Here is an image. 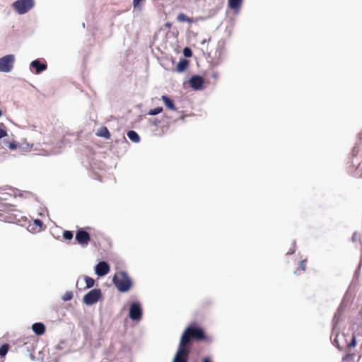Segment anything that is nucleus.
<instances>
[{"label": "nucleus", "instance_id": "obj_34", "mask_svg": "<svg viewBox=\"0 0 362 362\" xmlns=\"http://www.w3.org/2000/svg\"><path fill=\"white\" fill-rule=\"evenodd\" d=\"M202 362H211V361L209 358H204Z\"/></svg>", "mask_w": 362, "mask_h": 362}, {"label": "nucleus", "instance_id": "obj_28", "mask_svg": "<svg viewBox=\"0 0 362 362\" xmlns=\"http://www.w3.org/2000/svg\"><path fill=\"white\" fill-rule=\"evenodd\" d=\"M183 54L186 57H191L192 56V52L189 47L184 48Z\"/></svg>", "mask_w": 362, "mask_h": 362}, {"label": "nucleus", "instance_id": "obj_3", "mask_svg": "<svg viewBox=\"0 0 362 362\" xmlns=\"http://www.w3.org/2000/svg\"><path fill=\"white\" fill-rule=\"evenodd\" d=\"M35 5L34 0H17L13 3V8L19 14L29 11Z\"/></svg>", "mask_w": 362, "mask_h": 362}, {"label": "nucleus", "instance_id": "obj_18", "mask_svg": "<svg viewBox=\"0 0 362 362\" xmlns=\"http://www.w3.org/2000/svg\"><path fill=\"white\" fill-rule=\"evenodd\" d=\"M128 138L133 142L137 143L140 141V136L139 134L133 130H130L127 132Z\"/></svg>", "mask_w": 362, "mask_h": 362}, {"label": "nucleus", "instance_id": "obj_36", "mask_svg": "<svg viewBox=\"0 0 362 362\" xmlns=\"http://www.w3.org/2000/svg\"><path fill=\"white\" fill-rule=\"evenodd\" d=\"M295 252V250H293L291 252H288V254H293Z\"/></svg>", "mask_w": 362, "mask_h": 362}, {"label": "nucleus", "instance_id": "obj_16", "mask_svg": "<svg viewBox=\"0 0 362 362\" xmlns=\"http://www.w3.org/2000/svg\"><path fill=\"white\" fill-rule=\"evenodd\" d=\"M188 65H189V61L187 59H182L178 62V64L177 65V67H176V70L178 72H182L185 70H186V69L187 68Z\"/></svg>", "mask_w": 362, "mask_h": 362}, {"label": "nucleus", "instance_id": "obj_5", "mask_svg": "<svg viewBox=\"0 0 362 362\" xmlns=\"http://www.w3.org/2000/svg\"><path fill=\"white\" fill-rule=\"evenodd\" d=\"M13 207L11 204L0 202V221L8 223L14 221V218L9 214L13 211Z\"/></svg>", "mask_w": 362, "mask_h": 362}, {"label": "nucleus", "instance_id": "obj_33", "mask_svg": "<svg viewBox=\"0 0 362 362\" xmlns=\"http://www.w3.org/2000/svg\"><path fill=\"white\" fill-rule=\"evenodd\" d=\"M8 144V146L10 149H16L17 148V144L14 142H10V143H7Z\"/></svg>", "mask_w": 362, "mask_h": 362}, {"label": "nucleus", "instance_id": "obj_26", "mask_svg": "<svg viewBox=\"0 0 362 362\" xmlns=\"http://www.w3.org/2000/svg\"><path fill=\"white\" fill-rule=\"evenodd\" d=\"M8 197H11V194H9L6 192H0V202L4 203L3 202L4 201H6L8 199Z\"/></svg>", "mask_w": 362, "mask_h": 362}, {"label": "nucleus", "instance_id": "obj_7", "mask_svg": "<svg viewBox=\"0 0 362 362\" xmlns=\"http://www.w3.org/2000/svg\"><path fill=\"white\" fill-rule=\"evenodd\" d=\"M101 297V291L99 288H95L86 293L83 298L85 304L90 305L98 301Z\"/></svg>", "mask_w": 362, "mask_h": 362}, {"label": "nucleus", "instance_id": "obj_24", "mask_svg": "<svg viewBox=\"0 0 362 362\" xmlns=\"http://www.w3.org/2000/svg\"><path fill=\"white\" fill-rule=\"evenodd\" d=\"M162 111H163V107H156V108H153V109H151L149 110V112H148V115H158V114L160 113Z\"/></svg>", "mask_w": 362, "mask_h": 362}, {"label": "nucleus", "instance_id": "obj_4", "mask_svg": "<svg viewBox=\"0 0 362 362\" xmlns=\"http://www.w3.org/2000/svg\"><path fill=\"white\" fill-rule=\"evenodd\" d=\"M189 354L190 348L180 341L179 347L174 357L173 362H187Z\"/></svg>", "mask_w": 362, "mask_h": 362}, {"label": "nucleus", "instance_id": "obj_23", "mask_svg": "<svg viewBox=\"0 0 362 362\" xmlns=\"http://www.w3.org/2000/svg\"><path fill=\"white\" fill-rule=\"evenodd\" d=\"M146 0H133V7L134 8H138L139 11L141 10L142 7L141 4L144 2Z\"/></svg>", "mask_w": 362, "mask_h": 362}, {"label": "nucleus", "instance_id": "obj_35", "mask_svg": "<svg viewBox=\"0 0 362 362\" xmlns=\"http://www.w3.org/2000/svg\"><path fill=\"white\" fill-rule=\"evenodd\" d=\"M165 27H167V28H170L171 24H170V23H165Z\"/></svg>", "mask_w": 362, "mask_h": 362}, {"label": "nucleus", "instance_id": "obj_10", "mask_svg": "<svg viewBox=\"0 0 362 362\" xmlns=\"http://www.w3.org/2000/svg\"><path fill=\"white\" fill-rule=\"evenodd\" d=\"M110 272V266L106 262H100L95 267V273L99 276H103L108 274Z\"/></svg>", "mask_w": 362, "mask_h": 362}, {"label": "nucleus", "instance_id": "obj_27", "mask_svg": "<svg viewBox=\"0 0 362 362\" xmlns=\"http://www.w3.org/2000/svg\"><path fill=\"white\" fill-rule=\"evenodd\" d=\"M356 337L354 335H352L351 341L347 344V347L352 348V347L356 346Z\"/></svg>", "mask_w": 362, "mask_h": 362}, {"label": "nucleus", "instance_id": "obj_2", "mask_svg": "<svg viewBox=\"0 0 362 362\" xmlns=\"http://www.w3.org/2000/svg\"><path fill=\"white\" fill-rule=\"evenodd\" d=\"M112 281L119 291L123 293L128 291L132 286L131 279L124 272H117L113 276Z\"/></svg>", "mask_w": 362, "mask_h": 362}, {"label": "nucleus", "instance_id": "obj_6", "mask_svg": "<svg viewBox=\"0 0 362 362\" xmlns=\"http://www.w3.org/2000/svg\"><path fill=\"white\" fill-rule=\"evenodd\" d=\"M15 58L13 54H8L0 58V71L9 72L13 67Z\"/></svg>", "mask_w": 362, "mask_h": 362}, {"label": "nucleus", "instance_id": "obj_25", "mask_svg": "<svg viewBox=\"0 0 362 362\" xmlns=\"http://www.w3.org/2000/svg\"><path fill=\"white\" fill-rule=\"evenodd\" d=\"M73 236H74L73 233L70 230H64L63 233V238L65 240H70L73 238Z\"/></svg>", "mask_w": 362, "mask_h": 362}, {"label": "nucleus", "instance_id": "obj_30", "mask_svg": "<svg viewBox=\"0 0 362 362\" xmlns=\"http://www.w3.org/2000/svg\"><path fill=\"white\" fill-rule=\"evenodd\" d=\"M305 267H306V260L304 259V260L300 261L299 263V270L302 271V272H305Z\"/></svg>", "mask_w": 362, "mask_h": 362}, {"label": "nucleus", "instance_id": "obj_17", "mask_svg": "<svg viewBox=\"0 0 362 362\" xmlns=\"http://www.w3.org/2000/svg\"><path fill=\"white\" fill-rule=\"evenodd\" d=\"M162 100L168 108L172 110H175L176 108L175 107L174 103L169 97L163 95Z\"/></svg>", "mask_w": 362, "mask_h": 362}, {"label": "nucleus", "instance_id": "obj_1", "mask_svg": "<svg viewBox=\"0 0 362 362\" xmlns=\"http://www.w3.org/2000/svg\"><path fill=\"white\" fill-rule=\"evenodd\" d=\"M191 340L209 342L211 339L205 334L202 327L191 325L187 327L182 333L180 342L188 345Z\"/></svg>", "mask_w": 362, "mask_h": 362}, {"label": "nucleus", "instance_id": "obj_13", "mask_svg": "<svg viewBox=\"0 0 362 362\" xmlns=\"http://www.w3.org/2000/svg\"><path fill=\"white\" fill-rule=\"evenodd\" d=\"M30 66L35 69V74H39L47 69V64L40 63L38 59L34 60L31 62Z\"/></svg>", "mask_w": 362, "mask_h": 362}, {"label": "nucleus", "instance_id": "obj_20", "mask_svg": "<svg viewBox=\"0 0 362 362\" xmlns=\"http://www.w3.org/2000/svg\"><path fill=\"white\" fill-rule=\"evenodd\" d=\"M356 354L354 353H348L342 358V362H354Z\"/></svg>", "mask_w": 362, "mask_h": 362}, {"label": "nucleus", "instance_id": "obj_29", "mask_svg": "<svg viewBox=\"0 0 362 362\" xmlns=\"http://www.w3.org/2000/svg\"><path fill=\"white\" fill-rule=\"evenodd\" d=\"M73 298V294L71 292H66L64 296L62 297V299L64 301H67L71 300Z\"/></svg>", "mask_w": 362, "mask_h": 362}, {"label": "nucleus", "instance_id": "obj_11", "mask_svg": "<svg viewBox=\"0 0 362 362\" xmlns=\"http://www.w3.org/2000/svg\"><path fill=\"white\" fill-rule=\"evenodd\" d=\"M189 84L195 90L201 89L204 84V78L198 75L193 76L189 79Z\"/></svg>", "mask_w": 362, "mask_h": 362}, {"label": "nucleus", "instance_id": "obj_32", "mask_svg": "<svg viewBox=\"0 0 362 362\" xmlns=\"http://www.w3.org/2000/svg\"><path fill=\"white\" fill-rule=\"evenodd\" d=\"M34 224L37 226H38L40 228H42L43 223L42 222V221L39 220V219H36L34 221Z\"/></svg>", "mask_w": 362, "mask_h": 362}, {"label": "nucleus", "instance_id": "obj_12", "mask_svg": "<svg viewBox=\"0 0 362 362\" xmlns=\"http://www.w3.org/2000/svg\"><path fill=\"white\" fill-rule=\"evenodd\" d=\"M243 0H228V7L233 11L235 13H238L241 8Z\"/></svg>", "mask_w": 362, "mask_h": 362}, {"label": "nucleus", "instance_id": "obj_14", "mask_svg": "<svg viewBox=\"0 0 362 362\" xmlns=\"http://www.w3.org/2000/svg\"><path fill=\"white\" fill-rule=\"evenodd\" d=\"M33 331L37 334V335H42L45 332V326L42 322H35L32 326Z\"/></svg>", "mask_w": 362, "mask_h": 362}, {"label": "nucleus", "instance_id": "obj_9", "mask_svg": "<svg viewBox=\"0 0 362 362\" xmlns=\"http://www.w3.org/2000/svg\"><path fill=\"white\" fill-rule=\"evenodd\" d=\"M76 240L81 245H87L90 240V236L88 232L80 229L76 233Z\"/></svg>", "mask_w": 362, "mask_h": 362}, {"label": "nucleus", "instance_id": "obj_31", "mask_svg": "<svg viewBox=\"0 0 362 362\" xmlns=\"http://www.w3.org/2000/svg\"><path fill=\"white\" fill-rule=\"evenodd\" d=\"M7 132L6 129L0 127V139H2L7 136Z\"/></svg>", "mask_w": 362, "mask_h": 362}, {"label": "nucleus", "instance_id": "obj_15", "mask_svg": "<svg viewBox=\"0 0 362 362\" xmlns=\"http://www.w3.org/2000/svg\"><path fill=\"white\" fill-rule=\"evenodd\" d=\"M96 135L98 136L103 137V138H105V139H109L111 137V134H110L109 130L107 129V128L106 127H100L98 130V132L96 133Z\"/></svg>", "mask_w": 362, "mask_h": 362}, {"label": "nucleus", "instance_id": "obj_19", "mask_svg": "<svg viewBox=\"0 0 362 362\" xmlns=\"http://www.w3.org/2000/svg\"><path fill=\"white\" fill-rule=\"evenodd\" d=\"M177 19L179 22H187L189 23H193V19L187 16L185 13H180L178 14Z\"/></svg>", "mask_w": 362, "mask_h": 362}, {"label": "nucleus", "instance_id": "obj_8", "mask_svg": "<svg viewBox=\"0 0 362 362\" xmlns=\"http://www.w3.org/2000/svg\"><path fill=\"white\" fill-rule=\"evenodd\" d=\"M142 311L139 303H133L129 308V317L133 320H139L141 318Z\"/></svg>", "mask_w": 362, "mask_h": 362}, {"label": "nucleus", "instance_id": "obj_21", "mask_svg": "<svg viewBox=\"0 0 362 362\" xmlns=\"http://www.w3.org/2000/svg\"><path fill=\"white\" fill-rule=\"evenodd\" d=\"M10 349V346L8 344H4L0 347V356L1 357H5V356L7 354L8 350Z\"/></svg>", "mask_w": 362, "mask_h": 362}, {"label": "nucleus", "instance_id": "obj_22", "mask_svg": "<svg viewBox=\"0 0 362 362\" xmlns=\"http://www.w3.org/2000/svg\"><path fill=\"white\" fill-rule=\"evenodd\" d=\"M84 280L86 281L87 288H92L94 286L95 281L91 277L86 276L84 277Z\"/></svg>", "mask_w": 362, "mask_h": 362}, {"label": "nucleus", "instance_id": "obj_37", "mask_svg": "<svg viewBox=\"0 0 362 362\" xmlns=\"http://www.w3.org/2000/svg\"><path fill=\"white\" fill-rule=\"evenodd\" d=\"M2 115V112L1 110H0V117Z\"/></svg>", "mask_w": 362, "mask_h": 362}]
</instances>
